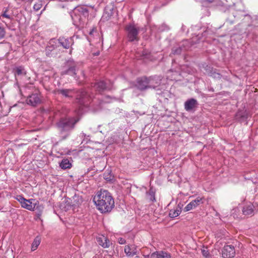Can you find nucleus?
Instances as JSON below:
<instances>
[{
    "label": "nucleus",
    "mask_w": 258,
    "mask_h": 258,
    "mask_svg": "<svg viewBox=\"0 0 258 258\" xmlns=\"http://www.w3.org/2000/svg\"><path fill=\"white\" fill-rule=\"evenodd\" d=\"M98 210L102 213L110 212L114 207V201L111 194L106 190L98 191L93 198Z\"/></svg>",
    "instance_id": "obj_1"
},
{
    "label": "nucleus",
    "mask_w": 258,
    "mask_h": 258,
    "mask_svg": "<svg viewBox=\"0 0 258 258\" xmlns=\"http://www.w3.org/2000/svg\"><path fill=\"white\" fill-rule=\"evenodd\" d=\"M56 94H61L63 97L73 98L74 94H76L77 102L81 106L87 107L92 99L91 95L84 89L77 91L75 89H57L54 91Z\"/></svg>",
    "instance_id": "obj_2"
},
{
    "label": "nucleus",
    "mask_w": 258,
    "mask_h": 258,
    "mask_svg": "<svg viewBox=\"0 0 258 258\" xmlns=\"http://www.w3.org/2000/svg\"><path fill=\"white\" fill-rule=\"evenodd\" d=\"M80 120V117L78 116L62 117L56 123V126L61 134H67L64 139L69 136L70 133L75 128L76 124Z\"/></svg>",
    "instance_id": "obj_3"
},
{
    "label": "nucleus",
    "mask_w": 258,
    "mask_h": 258,
    "mask_svg": "<svg viewBox=\"0 0 258 258\" xmlns=\"http://www.w3.org/2000/svg\"><path fill=\"white\" fill-rule=\"evenodd\" d=\"M89 13L86 6H78L75 8L71 16L74 24L77 27L83 28L89 16Z\"/></svg>",
    "instance_id": "obj_4"
},
{
    "label": "nucleus",
    "mask_w": 258,
    "mask_h": 258,
    "mask_svg": "<svg viewBox=\"0 0 258 258\" xmlns=\"http://www.w3.org/2000/svg\"><path fill=\"white\" fill-rule=\"evenodd\" d=\"M127 37L128 41L133 42L139 40V28L137 27L134 24H129L125 27Z\"/></svg>",
    "instance_id": "obj_5"
},
{
    "label": "nucleus",
    "mask_w": 258,
    "mask_h": 258,
    "mask_svg": "<svg viewBox=\"0 0 258 258\" xmlns=\"http://www.w3.org/2000/svg\"><path fill=\"white\" fill-rule=\"evenodd\" d=\"M76 63L73 60H69L66 62L61 72L62 75H68L74 76L76 75Z\"/></svg>",
    "instance_id": "obj_6"
},
{
    "label": "nucleus",
    "mask_w": 258,
    "mask_h": 258,
    "mask_svg": "<svg viewBox=\"0 0 258 258\" xmlns=\"http://www.w3.org/2000/svg\"><path fill=\"white\" fill-rule=\"evenodd\" d=\"M112 84L109 81H100L98 82L92 83L91 87L99 92H101L106 90H110L112 88Z\"/></svg>",
    "instance_id": "obj_7"
},
{
    "label": "nucleus",
    "mask_w": 258,
    "mask_h": 258,
    "mask_svg": "<svg viewBox=\"0 0 258 258\" xmlns=\"http://www.w3.org/2000/svg\"><path fill=\"white\" fill-rule=\"evenodd\" d=\"M33 202H35L34 199H25V201L21 204V206L30 211H34V209L37 210V209H41L43 208V207L39 205L38 201H36L35 203H33Z\"/></svg>",
    "instance_id": "obj_8"
},
{
    "label": "nucleus",
    "mask_w": 258,
    "mask_h": 258,
    "mask_svg": "<svg viewBox=\"0 0 258 258\" xmlns=\"http://www.w3.org/2000/svg\"><path fill=\"white\" fill-rule=\"evenodd\" d=\"M222 252V257L224 258H233L235 255V248L231 245H225Z\"/></svg>",
    "instance_id": "obj_9"
},
{
    "label": "nucleus",
    "mask_w": 258,
    "mask_h": 258,
    "mask_svg": "<svg viewBox=\"0 0 258 258\" xmlns=\"http://www.w3.org/2000/svg\"><path fill=\"white\" fill-rule=\"evenodd\" d=\"M59 44L64 48L68 49L74 44V39L73 37H60L58 39Z\"/></svg>",
    "instance_id": "obj_10"
},
{
    "label": "nucleus",
    "mask_w": 258,
    "mask_h": 258,
    "mask_svg": "<svg viewBox=\"0 0 258 258\" xmlns=\"http://www.w3.org/2000/svg\"><path fill=\"white\" fill-rule=\"evenodd\" d=\"M26 101L28 104H30L33 106H36L41 103V99L38 93H34L29 95Z\"/></svg>",
    "instance_id": "obj_11"
},
{
    "label": "nucleus",
    "mask_w": 258,
    "mask_h": 258,
    "mask_svg": "<svg viewBox=\"0 0 258 258\" xmlns=\"http://www.w3.org/2000/svg\"><path fill=\"white\" fill-rule=\"evenodd\" d=\"M136 86L139 90L144 91L149 89L147 77H144L138 78Z\"/></svg>",
    "instance_id": "obj_12"
},
{
    "label": "nucleus",
    "mask_w": 258,
    "mask_h": 258,
    "mask_svg": "<svg viewBox=\"0 0 258 258\" xmlns=\"http://www.w3.org/2000/svg\"><path fill=\"white\" fill-rule=\"evenodd\" d=\"M13 72L15 77L16 83L18 84V80L21 76H25L27 71L23 66H18L13 69Z\"/></svg>",
    "instance_id": "obj_13"
},
{
    "label": "nucleus",
    "mask_w": 258,
    "mask_h": 258,
    "mask_svg": "<svg viewBox=\"0 0 258 258\" xmlns=\"http://www.w3.org/2000/svg\"><path fill=\"white\" fill-rule=\"evenodd\" d=\"M202 199L200 197H198L195 200L191 201L186 207L184 208V212H187L194 209H195L201 204L203 203Z\"/></svg>",
    "instance_id": "obj_14"
},
{
    "label": "nucleus",
    "mask_w": 258,
    "mask_h": 258,
    "mask_svg": "<svg viewBox=\"0 0 258 258\" xmlns=\"http://www.w3.org/2000/svg\"><path fill=\"white\" fill-rule=\"evenodd\" d=\"M96 240L98 244L103 248H108L112 244V242L103 235L97 237Z\"/></svg>",
    "instance_id": "obj_15"
},
{
    "label": "nucleus",
    "mask_w": 258,
    "mask_h": 258,
    "mask_svg": "<svg viewBox=\"0 0 258 258\" xmlns=\"http://www.w3.org/2000/svg\"><path fill=\"white\" fill-rule=\"evenodd\" d=\"M198 101L194 98H191L184 103V108L187 111L192 110L198 105Z\"/></svg>",
    "instance_id": "obj_16"
},
{
    "label": "nucleus",
    "mask_w": 258,
    "mask_h": 258,
    "mask_svg": "<svg viewBox=\"0 0 258 258\" xmlns=\"http://www.w3.org/2000/svg\"><path fill=\"white\" fill-rule=\"evenodd\" d=\"M147 257L150 256V258H171V256L169 253L164 251H155L152 253L150 255H147Z\"/></svg>",
    "instance_id": "obj_17"
},
{
    "label": "nucleus",
    "mask_w": 258,
    "mask_h": 258,
    "mask_svg": "<svg viewBox=\"0 0 258 258\" xmlns=\"http://www.w3.org/2000/svg\"><path fill=\"white\" fill-rule=\"evenodd\" d=\"M149 89H155L161 83V80L156 77H150L148 78Z\"/></svg>",
    "instance_id": "obj_18"
},
{
    "label": "nucleus",
    "mask_w": 258,
    "mask_h": 258,
    "mask_svg": "<svg viewBox=\"0 0 258 258\" xmlns=\"http://www.w3.org/2000/svg\"><path fill=\"white\" fill-rule=\"evenodd\" d=\"M124 252L127 256H134L137 253V247L135 245H126L124 248Z\"/></svg>",
    "instance_id": "obj_19"
},
{
    "label": "nucleus",
    "mask_w": 258,
    "mask_h": 258,
    "mask_svg": "<svg viewBox=\"0 0 258 258\" xmlns=\"http://www.w3.org/2000/svg\"><path fill=\"white\" fill-rule=\"evenodd\" d=\"M242 212L245 215H252L253 213V206L250 204L244 206L243 208Z\"/></svg>",
    "instance_id": "obj_20"
},
{
    "label": "nucleus",
    "mask_w": 258,
    "mask_h": 258,
    "mask_svg": "<svg viewBox=\"0 0 258 258\" xmlns=\"http://www.w3.org/2000/svg\"><path fill=\"white\" fill-rule=\"evenodd\" d=\"M181 208L178 205L176 209L171 210L169 211V216L171 218H175L180 214L181 212Z\"/></svg>",
    "instance_id": "obj_21"
},
{
    "label": "nucleus",
    "mask_w": 258,
    "mask_h": 258,
    "mask_svg": "<svg viewBox=\"0 0 258 258\" xmlns=\"http://www.w3.org/2000/svg\"><path fill=\"white\" fill-rule=\"evenodd\" d=\"M114 9L113 8L107 6L105 8L103 17L106 19H109L113 15Z\"/></svg>",
    "instance_id": "obj_22"
},
{
    "label": "nucleus",
    "mask_w": 258,
    "mask_h": 258,
    "mask_svg": "<svg viewBox=\"0 0 258 258\" xmlns=\"http://www.w3.org/2000/svg\"><path fill=\"white\" fill-rule=\"evenodd\" d=\"M59 166L63 169H69L72 167V164L68 159H63L59 163Z\"/></svg>",
    "instance_id": "obj_23"
},
{
    "label": "nucleus",
    "mask_w": 258,
    "mask_h": 258,
    "mask_svg": "<svg viewBox=\"0 0 258 258\" xmlns=\"http://www.w3.org/2000/svg\"><path fill=\"white\" fill-rule=\"evenodd\" d=\"M55 49V46L53 45H48L45 48V53L46 55L48 57L53 56L54 53L53 51Z\"/></svg>",
    "instance_id": "obj_24"
},
{
    "label": "nucleus",
    "mask_w": 258,
    "mask_h": 258,
    "mask_svg": "<svg viewBox=\"0 0 258 258\" xmlns=\"http://www.w3.org/2000/svg\"><path fill=\"white\" fill-rule=\"evenodd\" d=\"M41 238L39 236H36L34 239L31 245V250H35L40 243Z\"/></svg>",
    "instance_id": "obj_25"
},
{
    "label": "nucleus",
    "mask_w": 258,
    "mask_h": 258,
    "mask_svg": "<svg viewBox=\"0 0 258 258\" xmlns=\"http://www.w3.org/2000/svg\"><path fill=\"white\" fill-rule=\"evenodd\" d=\"M147 198L151 202H155L156 201L155 197V192L152 188H150L148 191L147 192Z\"/></svg>",
    "instance_id": "obj_26"
},
{
    "label": "nucleus",
    "mask_w": 258,
    "mask_h": 258,
    "mask_svg": "<svg viewBox=\"0 0 258 258\" xmlns=\"http://www.w3.org/2000/svg\"><path fill=\"white\" fill-rule=\"evenodd\" d=\"M182 51H184L182 49V47L179 45L177 47H173L172 49L171 53L174 55H179L181 53Z\"/></svg>",
    "instance_id": "obj_27"
},
{
    "label": "nucleus",
    "mask_w": 258,
    "mask_h": 258,
    "mask_svg": "<svg viewBox=\"0 0 258 258\" xmlns=\"http://www.w3.org/2000/svg\"><path fill=\"white\" fill-rule=\"evenodd\" d=\"M179 45L182 47V49L184 51L187 50L190 47V43L187 40L183 41Z\"/></svg>",
    "instance_id": "obj_28"
},
{
    "label": "nucleus",
    "mask_w": 258,
    "mask_h": 258,
    "mask_svg": "<svg viewBox=\"0 0 258 258\" xmlns=\"http://www.w3.org/2000/svg\"><path fill=\"white\" fill-rule=\"evenodd\" d=\"M6 32L5 29L0 26V39L3 38L5 36Z\"/></svg>",
    "instance_id": "obj_29"
},
{
    "label": "nucleus",
    "mask_w": 258,
    "mask_h": 258,
    "mask_svg": "<svg viewBox=\"0 0 258 258\" xmlns=\"http://www.w3.org/2000/svg\"><path fill=\"white\" fill-rule=\"evenodd\" d=\"M7 12L8 9H6L5 11L3 12L1 16L10 19L11 17L9 15L7 14Z\"/></svg>",
    "instance_id": "obj_30"
},
{
    "label": "nucleus",
    "mask_w": 258,
    "mask_h": 258,
    "mask_svg": "<svg viewBox=\"0 0 258 258\" xmlns=\"http://www.w3.org/2000/svg\"><path fill=\"white\" fill-rule=\"evenodd\" d=\"M16 199L21 204L25 201V199L22 196H18Z\"/></svg>",
    "instance_id": "obj_31"
},
{
    "label": "nucleus",
    "mask_w": 258,
    "mask_h": 258,
    "mask_svg": "<svg viewBox=\"0 0 258 258\" xmlns=\"http://www.w3.org/2000/svg\"><path fill=\"white\" fill-rule=\"evenodd\" d=\"M34 9L36 11H38L40 9V5L39 4H35L33 7Z\"/></svg>",
    "instance_id": "obj_32"
},
{
    "label": "nucleus",
    "mask_w": 258,
    "mask_h": 258,
    "mask_svg": "<svg viewBox=\"0 0 258 258\" xmlns=\"http://www.w3.org/2000/svg\"><path fill=\"white\" fill-rule=\"evenodd\" d=\"M119 243L120 244H124L125 243V240L124 238H120L119 239Z\"/></svg>",
    "instance_id": "obj_33"
},
{
    "label": "nucleus",
    "mask_w": 258,
    "mask_h": 258,
    "mask_svg": "<svg viewBox=\"0 0 258 258\" xmlns=\"http://www.w3.org/2000/svg\"><path fill=\"white\" fill-rule=\"evenodd\" d=\"M202 253H203V255H204L206 257H207L208 255H209L208 251H206L205 250H202Z\"/></svg>",
    "instance_id": "obj_34"
},
{
    "label": "nucleus",
    "mask_w": 258,
    "mask_h": 258,
    "mask_svg": "<svg viewBox=\"0 0 258 258\" xmlns=\"http://www.w3.org/2000/svg\"><path fill=\"white\" fill-rule=\"evenodd\" d=\"M239 116H240L241 117H244V115L241 114L240 112H238L236 114V116L238 117Z\"/></svg>",
    "instance_id": "obj_35"
},
{
    "label": "nucleus",
    "mask_w": 258,
    "mask_h": 258,
    "mask_svg": "<svg viewBox=\"0 0 258 258\" xmlns=\"http://www.w3.org/2000/svg\"><path fill=\"white\" fill-rule=\"evenodd\" d=\"M205 2H208L209 3H212L214 2V0H203Z\"/></svg>",
    "instance_id": "obj_36"
},
{
    "label": "nucleus",
    "mask_w": 258,
    "mask_h": 258,
    "mask_svg": "<svg viewBox=\"0 0 258 258\" xmlns=\"http://www.w3.org/2000/svg\"><path fill=\"white\" fill-rule=\"evenodd\" d=\"M149 55H150V54H149ZM148 55V54L147 53H146V54L144 53H143V56H144L145 57V58H149Z\"/></svg>",
    "instance_id": "obj_37"
},
{
    "label": "nucleus",
    "mask_w": 258,
    "mask_h": 258,
    "mask_svg": "<svg viewBox=\"0 0 258 258\" xmlns=\"http://www.w3.org/2000/svg\"><path fill=\"white\" fill-rule=\"evenodd\" d=\"M37 218H39L40 216L41 215V212L40 211L37 214Z\"/></svg>",
    "instance_id": "obj_38"
},
{
    "label": "nucleus",
    "mask_w": 258,
    "mask_h": 258,
    "mask_svg": "<svg viewBox=\"0 0 258 258\" xmlns=\"http://www.w3.org/2000/svg\"><path fill=\"white\" fill-rule=\"evenodd\" d=\"M33 0H28V2H32Z\"/></svg>",
    "instance_id": "obj_39"
},
{
    "label": "nucleus",
    "mask_w": 258,
    "mask_h": 258,
    "mask_svg": "<svg viewBox=\"0 0 258 258\" xmlns=\"http://www.w3.org/2000/svg\"><path fill=\"white\" fill-rule=\"evenodd\" d=\"M82 74L83 76H84V72H82Z\"/></svg>",
    "instance_id": "obj_40"
}]
</instances>
